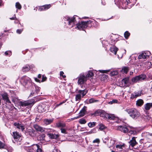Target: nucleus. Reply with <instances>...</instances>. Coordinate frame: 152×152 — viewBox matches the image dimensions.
Here are the masks:
<instances>
[{
    "label": "nucleus",
    "instance_id": "obj_61",
    "mask_svg": "<svg viewBox=\"0 0 152 152\" xmlns=\"http://www.w3.org/2000/svg\"><path fill=\"white\" fill-rule=\"evenodd\" d=\"M2 4L1 3V0H0V7L2 5Z\"/></svg>",
    "mask_w": 152,
    "mask_h": 152
},
{
    "label": "nucleus",
    "instance_id": "obj_34",
    "mask_svg": "<svg viewBox=\"0 0 152 152\" xmlns=\"http://www.w3.org/2000/svg\"><path fill=\"white\" fill-rule=\"evenodd\" d=\"M56 126L58 127H64L65 126V124L64 123H58L56 124Z\"/></svg>",
    "mask_w": 152,
    "mask_h": 152
},
{
    "label": "nucleus",
    "instance_id": "obj_45",
    "mask_svg": "<svg viewBox=\"0 0 152 152\" xmlns=\"http://www.w3.org/2000/svg\"><path fill=\"white\" fill-rule=\"evenodd\" d=\"M99 71L101 73H107L108 72H109L110 71V69L107 70H99Z\"/></svg>",
    "mask_w": 152,
    "mask_h": 152
},
{
    "label": "nucleus",
    "instance_id": "obj_47",
    "mask_svg": "<svg viewBox=\"0 0 152 152\" xmlns=\"http://www.w3.org/2000/svg\"><path fill=\"white\" fill-rule=\"evenodd\" d=\"M136 132L134 130H130L129 132V133L130 134L134 135L136 133Z\"/></svg>",
    "mask_w": 152,
    "mask_h": 152
},
{
    "label": "nucleus",
    "instance_id": "obj_6",
    "mask_svg": "<svg viewBox=\"0 0 152 152\" xmlns=\"http://www.w3.org/2000/svg\"><path fill=\"white\" fill-rule=\"evenodd\" d=\"M115 4L117 5L126 6L131 2L130 0H115Z\"/></svg>",
    "mask_w": 152,
    "mask_h": 152
},
{
    "label": "nucleus",
    "instance_id": "obj_44",
    "mask_svg": "<svg viewBox=\"0 0 152 152\" xmlns=\"http://www.w3.org/2000/svg\"><path fill=\"white\" fill-rule=\"evenodd\" d=\"M115 142V141L114 140H111L110 141V143H111L112 144L110 145L108 144V146L110 148V147L114 145Z\"/></svg>",
    "mask_w": 152,
    "mask_h": 152
},
{
    "label": "nucleus",
    "instance_id": "obj_54",
    "mask_svg": "<svg viewBox=\"0 0 152 152\" xmlns=\"http://www.w3.org/2000/svg\"><path fill=\"white\" fill-rule=\"evenodd\" d=\"M10 19L11 20H17L15 15H14L12 17L10 18Z\"/></svg>",
    "mask_w": 152,
    "mask_h": 152
},
{
    "label": "nucleus",
    "instance_id": "obj_38",
    "mask_svg": "<svg viewBox=\"0 0 152 152\" xmlns=\"http://www.w3.org/2000/svg\"><path fill=\"white\" fill-rule=\"evenodd\" d=\"M79 122L81 124H84L86 123V121L84 119H81L79 120Z\"/></svg>",
    "mask_w": 152,
    "mask_h": 152
},
{
    "label": "nucleus",
    "instance_id": "obj_58",
    "mask_svg": "<svg viewBox=\"0 0 152 152\" xmlns=\"http://www.w3.org/2000/svg\"><path fill=\"white\" fill-rule=\"evenodd\" d=\"M102 3L103 5H105L106 4L105 2L104 1L103 2L102 1Z\"/></svg>",
    "mask_w": 152,
    "mask_h": 152
},
{
    "label": "nucleus",
    "instance_id": "obj_20",
    "mask_svg": "<svg viewBox=\"0 0 152 152\" xmlns=\"http://www.w3.org/2000/svg\"><path fill=\"white\" fill-rule=\"evenodd\" d=\"M141 93V92H135L131 95V98L132 99L137 98L138 96H140Z\"/></svg>",
    "mask_w": 152,
    "mask_h": 152
},
{
    "label": "nucleus",
    "instance_id": "obj_29",
    "mask_svg": "<svg viewBox=\"0 0 152 152\" xmlns=\"http://www.w3.org/2000/svg\"><path fill=\"white\" fill-rule=\"evenodd\" d=\"M53 121V119H46L44 120V122L46 125H48L52 123Z\"/></svg>",
    "mask_w": 152,
    "mask_h": 152
},
{
    "label": "nucleus",
    "instance_id": "obj_46",
    "mask_svg": "<svg viewBox=\"0 0 152 152\" xmlns=\"http://www.w3.org/2000/svg\"><path fill=\"white\" fill-rule=\"evenodd\" d=\"M23 30V28L18 29L16 31V32L18 34H20L22 32Z\"/></svg>",
    "mask_w": 152,
    "mask_h": 152
},
{
    "label": "nucleus",
    "instance_id": "obj_1",
    "mask_svg": "<svg viewBox=\"0 0 152 152\" xmlns=\"http://www.w3.org/2000/svg\"><path fill=\"white\" fill-rule=\"evenodd\" d=\"M64 20L68 22V24L69 26L72 28L75 25H76L75 28H77L79 30H84V29L88 27L90 24H92V22L89 20L87 21H81L80 23H77V19H79L78 17L76 15H74L73 17H71L68 16L64 17Z\"/></svg>",
    "mask_w": 152,
    "mask_h": 152
},
{
    "label": "nucleus",
    "instance_id": "obj_25",
    "mask_svg": "<svg viewBox=\"0 0 152 152\" xmlns=\"http://www.w3.org/2000/svg\"><path fill=\"white\" fill-rule=\"evenodd\" d=\"M152 107V103H147L145 105V108L146 110H149Z\"/></svg>",
    "mask_w": 152,
    "mask_h": 152
},
{
    "label": "nucleus",
    "instance_id": "obj_2",
    "mask_svg": "<svg viewBox=\"0 0 152 152\" xmlns=\"http://www.w3.org/2000/svg\"><path fill=\"white\" fill-rule=\"evenodd\" d=\"M132 118H137L140 115V113L135 109L131 108L125 110Z\"/></svg>",
    "mask_w": 152,
    "mask_h": 152
},
{
    "label": "nucleus",
    "instance_id": "obj_8",
    "mask_svg": "<svg viewBox=\"0 0 152 152\" xmlns=\"http://www.w3.org/2000/svg\"><path fill=\"white\" fill-rule=\"evenodd\" d=\"M50 4H46L39 7L38 10L39 11H43L47 10L50 8L51 7Z\"/></svg>",
    "mask_w": 152,
    "mask_h": 152
},
{
    "label": "nucleus",
    "instance_id": "obj_28",
    "mask_svg": "<svg viewBox=\"0 0 152 152\" xmlns=\"http://www.w3.org/2000/svg\"><path fill=\"white\" fill-rule=\"evenodd\" d=\"M116 148L119 149V151L120 152L122 150L125 148V145L123 144L122 145H117L116 146Z\"/></svg>",
    "mask_w": 152,
    "mask_h": 152
},
{
    "label": "nucleus",
    "instance_id": "obj_55",
    "mask_svg": "<svg viewBox=\"0 0 152 152\" xmlns=\"http://www.w3.org/2000/svg\"><path fill=\"white\" fill-rule=\"evenodd\" d=\"M100 113V111H96L94 113V115H97V114L99 113Z\"/></svg>",
    "mask_w": 152,
    "mask_h": 152
},
{
    "label": "nucleus",
    "instance_id": "obj_26",
    "mask_svg": "<svg viewBox=\"0 0 152 152\" xmlns=\"http://www.w3.org/2000/svg\"><path fill=\"white\" fill-rule=\"evenodd\" d=\"M104 116L108 118L110 120H114L115 118V116L114 115L112 114H106L104 115Z\"/></svg>",
    "mask_w": 152,
    "mask_h": 152
},
{
    "label": "nucleus",
    "instance_id": "obj_24",
    "mask_svg": "<svg viewBox=\"0 0 152 152\" xmlns=\"http://www.w3.org/2000/svg\"><path fill=\"white\" fill-rule=\"evenodd\" d=\"M30 69V67L28 65H26L23 67L22 70L24 72H26L28 71Z\"/></svg>",
    "mask_w": 152,
    "mask_h": 152
},
{
    "label": "nucleus",
    "instance_id": "obj_17",
    "mask_svg": "<svg viewBox=\"0 0 152 152\" xmlns=\"http://www.w3.org/2000/svg\"><path fill=\"white\" fill-rule=\"evenodd\" d=\"M14 125L18 129L21 130L23 131L25 129L24 126L21 124L17 123H15Z\"/></svg>",
    "mask_w": 152,
    "mask_h": 152
},
{
    "label": "nucleus",
    "instance_id": "obj_42",
    "mask_svg": "<svg viewBox=\"0 0 152 152\" xmlns=\"http://www.w3.org/2000/svg\"><path fill=\"white\" fill-rule=\"evenodd\" d=\"M98 100H95L93 98L90 99L88 101V102L89 103H92L94 102H98Z\"/></svg>",
    "mask_w": 152,
    "mask_h": 152
},
{
    "label": "nucleus",
    "instance_id": "obj_9",
    "mask_svg": "<svg viewBox=\"0 0 152 152\" xmlns=\"http://www.w3.org/2000/svg\"><path fill=\"white\" fill-rule=\"evenodd\" d=\"M2 99L6 101V102L9 103H11V102L10 100L8 97V94L6 93H4L1 94Z\"/></svg>",
    "mask_w": 152,
    "mask_h": 152
},
{
    "label": "nucleus",
    "instance_id": "obj_40",
    "mask_svg": "<svg viewBox=\"0 0 152 152\" xmlns=\"http://www.w3.org/2000/svg\"><path fill=\"white\" fill-rule=\"evenodd\" d=\"M118 102L116 99H113L112 101L109 102L108 103V104H111L114 103H117Z\"/></svg>",
    "mask_w": 152,
    "mask_h": 152
},
{
    "label": "nucleus",
    "instance_id": "obj_60",
    "mask_svg": "<svg viewBox=\"0 0 152 152\" xmlns=\"http://www.w3.org/2000/svg\"><path fill=\"white\" fill-rule=\"evenodd\" d=\"M35 80L37 82H39V80H38L37 78H35Z\"/></svg>",
    "mask_w": 152,
    "mask_h": 152
},
{
    "label": "nucleus",
    "instance_id": "obj_48",
    "mask_svg": "<svg viewBox=\"0 0 152 152\" xmlns=\"http://www.w3.org/2000/svg\"><path fill=\"white\" fill-rule=\"evenodd\" d=\"M4 144L0 141V148H4Z\"/></svg>",
    "mask_w": 152,
    "mask_h": 152
},
{
    "label": "nucleus",
    "instance_id": "obj_59",
    "mask_svg": "<svg viewBox=\"0 0 152 152\" xmlns=\"http://www.w3.org/2000/svg\"><path fill=\"white\" fill-rule=\"evenodd\" d=\"M123 151L122 150L120 152H127V151L125 150H124V148L123 149Z\"/></svg>",
    "mask_w": 152,
    "mask_h": 152
},
{
    "label": "nucleus",
    "instance_id": "obj_39",
    "mask_svg": "<svg viewBox=\"0 0 152 152\" xmlns=\"http://www.w3.org/2000/svg\"><path fill=\"white\" fill-rule=\"evenodd\" d=\"M130 35V33L128 31H126L124 33V36L125 38H128Z\"/></svg>",
    "mask_w": 152,
    "mask_h": 152
},
{
    "label": "nucleus",
    "instance_id": "obj_22",
    "mask_svg": "<svg viewBox=\"0 0 152 152\" xmlns=\"http://www.w3.org/2000/svg\"><path fill=\"white\" fill-rule=\"evenodd\" d=\"M49 137L51 139H56L59 137L58 134H53L51 133H48V134Z\"/></svg>",
    "mask_w": 152,
    "mask_h": 152
},
{
    "label": "nucleus",
    "instance_id": "obj_63",
    "mask_svg": "<svg viewBox=\"0 0 152 152\" xmlns=\"http://www.w3.org/2000/svg\"><path fill=\"white\" fill-rule=\"evenodd\" d=\"M41 77V75L40 74H39V75H38V78H40Z\"/></svg>",
    "mask_w": 152,
    "mask_h": 152
},
{
    "label": "nucleus",
    "instance_id": "obj_16",
    "mask_svg": "<svg viewBox=\"0 0 152 152\" xmlns=\"http://www.w3.org/2000/svg\"><path fill=\"white\" fill-rule=\"evenodd\" d=\"M129 77H126L124 78L122 80V83H124V84L128 86H129L131 83H129Z\"/></svg>",
    "mask_w": 152,
    "mask_h": 152
},
{
    "label": "nucleus",
    "instance_id": "obj_64",
    "mask_svg": "<svg viewBox=\"0 0 152 152\" xmlns=\"http://www.w3.org/2000/svg\"><path fill=\"white\" fill-rule=\"evenodd\" d=\"M3 34L2 33H0V37L3 35Z\"/></svg>",
    "mask_w": 152,
    "mask_h": 152
},
{
    "label": "nucleus",
    "instance_id": "obj_32",
    "mask_svg": "<svg viewBox=\"0 0 152 152\" xmlns=\"http://www.w3.org/2000/svg\"><path fill=\"white\" fill-rule=\"evenodd\" d=\"M118 73V72L117 70L113 71L110 72V75L111 76H113L117 75Z\"/></svg>",
    "mask_w": 152,
    "mask_h": 152
},
{
    "label": "nucleus",
    "instance_id": "obj_50",
    "mask_svg": "<svg viewBox=\"0 0 152 152\" xmlns=\"http://www.w3.org/2000/svg\"><path fill=\"white\" fill-rule=\"evenodd\" d=\"M93 143H99V140L98 139H96L93 141Z\"/></svg>",
    "mask_w": 152,
    "mask_h": 152
},
{
    "label": "nucleus",
    "instance_id": "obj_10",
    "mask_svg": "<svg viewBox=\"0 0 152 152\" xmlns=\"http://www.w3.org/2000/svg\"><path fill=\"white\" fill-rule=\"evenodd\" d=\"M85 112L86 110L85 109L83 108L80 111L79 113V115L77 117H75L73 118H71V119L74 120L75 119H76L77 118H78L80 117H81L83 116L85 114Z\"/></svg>",
    "mask_w": 152,
    "mask_h": 152
},
{
    "label": "nucleus",
    "instance_id": "obj_37",
    "mask_svg": "<svg viewBox=\"0 0 152 152\" xmlns=\"http://www.w3.org/2000/svg\"><path fill=\"white\" fill-rule=\"evenodd\" d=\"M15 7L16 8L18 9H20L21 8V6L19 2H16L15 4Z\"/></svg>",
    "mask_w": 152,
    "mask_h": 152
},
{
    "label": "nucleus",
    "instance_id": "obj_13",
    "mask_svg": "<svg viewBox=\"0 0 152 152\" xmlns=\"http://www.w3.org/2000/svg\"><path fill=\"white\" fill-rule=\"evenodd\" d=\"M37 149V146L34 144L31 147L27 148L26 150L28 152H36Z\"/></svg>",
    "mask_w": 152,
    "mask_h": 152
},
{
    "label": "nucleus",
    "instance_id": "obj_3",
    "mask_svg": "<svg viewBox=\"0 0 152 152\" xmlns=\"http://www.w3.org/2000/svg\"><path fill=\"white\" fill-rule=\"evenodd\" d=\"M20 81L24 86H31L32 84L31 79L26 76L21 77Z\"/></svg>",
    "mask_w": 152,
    "mask_h": 152
},
{
    "label": "nucleus",
    "instance_id": "obj_43",
    "mask_svg": "<svg viewBox=\"0 0 152 152\" xmlns=\"http://www.w3.org/2000/svg\"><path fill=\"white\" fill-rule=\"evenodd\" d=\"M45 136V134H41L39 136V139L41 140H44Z\"/></svg>",
    "mask_w": 152,
    "mask_h": 152
},
{
    "label": "nucleus",
    "instance_id": "obj_53",
    "mask_svg": "<svg viewBox=\"0 0 152 152\" xmlns=\"http://www.w3.org/2000/svg\"><path fill=\"white\" fill-rule=\"evenodd\" d=\"M47 78L46 77H45L44 75L42 76V82H43L46 80Z\"/></svg>",
    "mask_w": 152,
    "mask_h": 152
},
{
    "label": "nucleus",
    "instance_id": "obj_31",
    "mask_svg": "<svg viewBox=\"0 0 152 152\" xmlns=\"http://www.w3.org/2000/svg\"><path fill=\"white\" fill-rule=\"evenodd\" d=\"M96 124L95 122H90L88 123V125L89 127H93L95 126Z\"/></svg>",
    "mask_w": 152,
    "mask_h": 152
},
{
    "label": "nucleus",
    "instance_id": "obj_11",
    "mask_svg": "<svg viewBox=\"0 0 152 152\" xmlns=\"http://www.w3.org/2000/svg\"><path fill=\"white\" fill-rule=\"evenodd\" d=\"M117 130L120 131L124 133H126L129 131L127 127L124 126H119L117 127Z\"/></svg>",
    "mask_w": 152,
    "mask_h": 152
},
{
    "label": "nucleus",
    "instance_id": "obj_21",
    "mask_svg": "<svg viewBox=\"0 0 152 152\" xmlns=\"http://www.w3.org/2000/svg\"><path fill=\"white\" fill-rule=\"evenodd\" d=\"M118 48L115 46H112L110 48V51L114 53L115 55L116 54L117 52L118 51Z\"/></svg>",
    "mask_w": 152,
    "mask_h": 152
},
{
    "label": "nucleus",
    "instance_id": "obj_30",
    "mask_svg": "<svg viewBox=\"0 0 152 152\" xmlns=\"http://www.w3.org/2000/svg\"><path fill=\"white\" fill-rule=\"evenodd\" d=\"M94 75V73L92 72L89 71L88 73L86 75V78L87 77H91Z\"/></svg>",
    "mask_w": 152,
    "mask_h": 152
},
{
    "label": "nucleus",
    "instance_id": "obj_62",
    "mask_svg": "<svg viewBox=\"0 0 152 152\" xmlns=\"http://www.w3.org/2000/svg\"><path fill=\"white\" fill-rule=\"evenodd\" d=\"M64 102H61L58 105H60L61 104H62L63 103H64Z\"/></svg>",
    "mask_w": 152,
    "mask_h": 152
},
{
    "label": "nucleus",
    "instance_id": "obj_27",
    "mask_svg": "<svg viewBox=\"0 0 152 152\" xmlns=\"http://www.w3.org/2000/svg\"><path fill=\"white\" fill-rule=\"evenodd\" d=\"M144 103L143 100L142 99H139L136 101V105L138 106L142 105Z\"/></svg>",
    "mask_w": 152,
    "mask_h": 152
},
{
    "label": "nucleus",
    "instance_id": "obj_36",
    "mask_svg": "<svg viewBox=\"0 0 152 152\" xmlns=\"http://www.w3.org/2000/svg\"><path fill=\"white\" fill-rule=\"evenodd\" d=\"M145 65H146L147 68H150L152 66L151 63L150 62H147L145 63Z\"/></svg>",
    "mask_w": 152,
    "mask_h": 152
},
{
    "label": "nucleus",
    "instance_id": "obj_52",
    "mask_svg": "<svg viewBox=\"0 0 152 152\" xmlns=\"http://www.w3.org/2000/svg\"><path fill=\"white\" fill-rule=\"evenodd\" d=\"M61 132L62 133H65L66 131L65 129L62 128H61Z\"/></svg>",
    "mask_w": 152,
    "mask_h": 152
},
{
    "label": "nucleus",
    "instance_id": "obj_33",
    "mask_svg": "<svg viewBox=\"0 0 152 152\" xmlns=\"http://www.w3.org/2000/svg\"><path fill=\"white\" fill-rule=\"evenodd\" d=\"M129 70L128 67H124L122 68V71L124 73L126 74Z\"/></svg>",
    "mask_w": 152,
    "mask_h": 152
},
{
    "label": "nucleus",
    "instance_id": "obj_23",
    "mask_svg": "<svg viewBox=\"0 0 152 152\" xmlns=\"http://www.w3.org/2000/svg\"><path fill=\"white\" fill-rule=\"evenodd\" d=\"M130 145H131L132 147H133L137 143V142L136 141L135 139V137H133L132 138V140H130L129 142Z\"/></svg>",
    "mask_w": 152,
    "mask_h": 152
},
{
    "label": "nucleus",
    "instance_id": "obj_7",
    "mask_svg": "<svg viewBox=\"0 0 152 152\" xmlns=\"http://www.w3.org/2000/svg\"><path fill=\"white\" fill-rule=\"evenodd\" d=\"M78 83L79 84H82L84 83L86 81L87 78L86 76L83 74L80 75L78 77Z\"/></svg>",
    "mask_w": 152,
    "mask_h": 152
},
{
    "label": "nucleus",
    "instance_id": "obj_4",
    "mask_svg": "<svg viewBox=\"0 0 152 152\" xmlns=\"http://www.w3.org/2000/svg\"><path fill=\"white\" fill-rule=\"evenodd\" d=\"M146 77L145 75H141L132 78L131 80V81L133 83H137L138 81H141L144 80L146 78Z\"/></svg>",
    "mask_w": 152,
    "mask_h": 152
},
{
    "label": "nucleus",
    "instance_id": "obj_49",
    "mask_svg": "<svg viewBox=\"0 0 152 152\" xmlns=\"http://www.w3.org/2000/svg\"><path fill=\"white\" fill-rule=\"evenodd\" d=\"M5 54L6 55H11V52L10 51H7L5 52Z\"/></svg>",
    "mask_w": 152,
    "mask_h": 152
},
{
    "label": "nucleus",
    "instance_id": "obj_51",
    "mask_svg": "<svg viewBox=\"0 0 152 152\" xmlns=\"http://www.w3.org/2000/svg\"><path fill=\"white\" fill-rule=\"evenodd\" d=\"M64 74V73L63 72L61 71L60 72V75L62 76L63 78H64L66 77V76L64 75H63Z\"/></svg>",
    "mask_w": 152,
    "mask_h": 152
},
{
    "label": "nucleus",
    "instance_id": "obj_15",
    "mask_svg": "<svg viewBox=\"0 0 152 152\" xmlns=\"http://www.w3.org/2000/svg\"><path fill=\"white\" fill-rule=\"evenodd\" d=\"M148 53H143L140 54L139 56V59H145L149 56Z\"/></svg>",
    "mask_w": 152,
    "mask_h": 152
},
{
    "label": "nucleus",
    "instance_id": "obj_19",
    "mask_svg": "<svg viewBox=\"0 0 152 152\" xmlns=\"http://www.w3.org/2000/svg\"><path fill=\"white\" fill-rule=\"evenodd\" d=\"M19 105L22 106H26L29 105L31 103L28 101H20L19 103Z\"/></svg>",
    "mask_w": 152,
    "mask_h": 152
},
{
    "label": "nucleus",
    "instance_id": "obj_56",
    "mask_svg": "<svg viewBox=\"0 0 152 152\" xmlns=\"http://www.w3.org/2000/svg\"><path fill=\"white\" fill-rule=\"evenodd\" d=\"M90 131L91 132V133H93L95 132L96 130L95 129H94L91 130Z\"/></svg>",
    "mask_w": 152,
    "mask_h": 152
},
{
    "label": "nucleus",
    "instance_id": "obj_12",
    "mask_svg": "<svg viewBox=\"0 0 152 152\" xmlns=\"http://www.w3.org/2000/svg\"><path fill=\"white\" fill-rule=\"evenodd\" d=\"M12 136L15 140L17 141L19 140L21 137V135L17 132H14L12 133Z\"/></svg>",
    "mask_w": 152,
    "mask_h": 152
},
{
    "label": "nucleus",
    "instance_id": "obj_18",
    "mask_svg": "<svg viewBox=\"0 0 152 152\" xmlns=\"http://www.w3.org/2000/svg\"><path fill=\"white\" fill-rule=\"evenodd\" d=\"M45 107V105L44 104L39 106L37 107L38 112L39 113H42L45 111L46 110Z\"/></svg>",
    "mask_w": 152,
    "mask_h": 152
},
{
    "label": "nucleus",
    "instance_id": "obj_14",
    "mask_svg": "<svg viewBox=\"0 0 152 152\" xmlns=\"http://www.w3.org/2000/svg\"><path fill=\"white\" fill-rule=\"evenodd\" d=\"M34 127L35 129L37 131L40 132H44L45 131V129L37 124L34 125Z\"/></svg>",
    "mask_w": 152,
    "mask_h": 152
},
{
    "label": "nucleus",
    "instance_id": "obj_35",
    "mask_svg": "<svg viewBox=\"0 0 152 152\" xmlns=\"http://www.w3.org/2000/svg\"><path fill=\"white\" fill-rule=\"evenodd\" d=\"M36 145L37 146V149L36 150V152H42V149L40 148V146L38 144H36Z\"/></svg>",
    "mask_w": 152,
    "mask_h": 152
},
{
    "label": "nucleus",
    "instance_id": "obj_5",
    "mask_svg": "<svg viewBox=\"0 0 152 152\" xmlns=\"http://www.w3.org/2000/svg\"><path fill=\"white\" fill-rule=\"evenodd\" d=\"M87 93V91L84 90H79L78 91L77 94L75 96V100L76 101L79 102L81 99V97L80 94H82V96H84Z\"/></svg>",
    "mask_w": 152,
    "mask_h": 152
},
{
    "label": "nucleus",
    "instance_id": "obj_57",
    "mask_svg": "<svg viewBox=\"0 0 152 152\" xmlns=\"http://www.w3.org/2000/svg\"><path fill=\"white\" fill-rule=\"evenodd\" d=\"M52 152H58L57 149L56 148H55L53 150Z\"/></svg>",
    "mask_w": 152,
    "mask_h": 152
},
{
    "label": "nucleus",
    "instance_id": "obj_41",
    "mask_svg": "<svg viewBox=\"0 0 152 152\" xmlns=\"http://www.w3.org/2000/svg\"><path fill=\"white\" fill-rule=\"evenodd\" d=\"M99 129L100 130H102L104 129L105 127L102 124H100L99 125Z\"/></svg>",
    "mask_w": 152,
    "mask_h": 152
}]
</instances>
